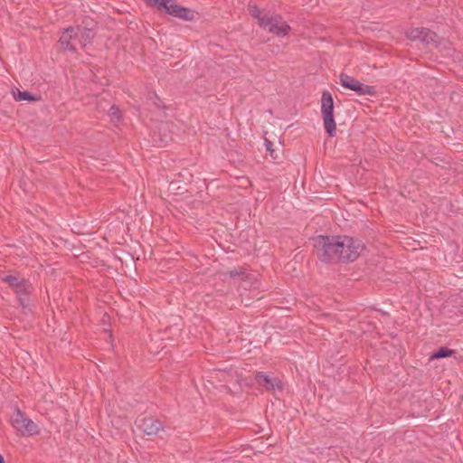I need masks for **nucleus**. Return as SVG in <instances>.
<instances>
[{
    "mask_svg": "<svg viewBox=\"0 0 463 463\" xmlns=\"http://www.w3.org/2000/svg\"><path fill=\"white\" fill-rule=\"evenodd\" d=\"M236 180H237L238 182L242 181V184H250V181L246 178V176H243V175H242V176H237V177H236Z\"/></svg>",
    "mask_w": 463,
    "mask_h": 463,
    "instance_id": "obj_22",
    "label": "nucleus"
},
{
    "mask_svg": "<svg viewBox=\"0 0 463 463\" xmlns=\"http://www.w3.org/2000/svg\"><path fill=\"white\" fill-rule=\"evenodd\" d=\"M109 116L112 122H118L121 119V115L118 108L112 106L109 110Z\"/></svg>",
    "mask_w": 463,
    "mask_h": 463,
    "instance_id": "obj_19",
    "label": "nucleus"
},
{
    "mask_svg": "<svg viewBox=\"0 0 463 463\" xmlns=\"http://www.w3.org/2000/svg\"><path fill=\"white\" fill-rule=\"evenodd\" d=\"M11 425L23 436H33L40 433L38 425L26 416L20 409L16 408L11 417Z\"/></svg>",
    "mask_w": 463,
    "mask_h": 463,
    "instance_id": "obj_4",
    "label": "nucleus"
},
{
    "mask_svg": "<svg viewBox=\"0 0 463 463\" xmlns=\"http://www.w3.org/2000/svg\"><path fill=\"white\" fill-rule=\"evenodd\" d=\"M260 27L279 37L286 36L291 30L288 23L279 14H268L265 20L260 22Z\"/></svg>",
    "mask_w": 463,
    "mask_h": 463,
    "instance_id": "obj_5",
    "label": "nucleus"
},
{
    "mask_svg": "<svg viewBox=\"0 0 463 463\" xmlns=\"http://www.w3.org/2000/svg\"><path fill=\"white\" fill-rule=\"evenodd\" d=\"M315 252L326 263L354 261L364 246L349 236H317L314 239Z\"/></svg>",
    "mask_w": 463,
    "mask_h": 463,
    "instance_id": "obj_1",
    "label": "nucleus"
},
{
    "mask_svg": "<svg viewBox=\"0 0 463 463\" xmlns=\"http://www.w3.org/2000/svg\"><path fill=\"white\" fill-rule=\"evenodd\" d=\"M150 5L157 7L158 10L166 12L170 0H146Z\"/></svg>",
    "mask_w": 463,
    "mask_h": 463,
    "instance_id": "obj_17",
    "label": "nucleus"
},
{
    "mask_svg": "<svg viewBox=\"0 0 463 463\" xmlns=\"http://www.w3.org/2000/svg\"><path fill=\"white\" fill-rule=\"evenodd\" d=\"M148 99L152 101V103L157 107V108H161L162 107V104H161V100L160 99L158 98V96L156 95V93L155 92H150L148 94Z\"/></svg>",
    "mask_w": 463,
    "mask_h": 463,
    "instance_id": "obj_21",
    "label": "nucleus"
},
{
    "mask_svg": "<svg viewBox=\"0 0 463 463\" xmlns=\"http://www.w3.org/2000/svg\"><path fill=\"white\" fill-rule=\"evenodd\" d=\"M270 145H271V143H269V145H267V149H268V150H269V148H270Z\"/></svg>",
    "mask_w": 463,
    "mask_h": 463,
    "instance_id": "obj_24",
    "label": "nucleus"
},
{
    "mask_svg": "<svg viewBox=\"0 0 463 463\" xmlns=\"http://www.w3.org/2000/svg\"><path fill=\"white\" fill-rule=\"evenodd\" d=\"M0 463H5L4 457L0 454Z\"/></svg>",
    "mask_w": 463,
    "mask_h": 463,
    "instance_id": "obj_23",
    "label": "nucleus"
},
{
    "mask_svg": "<svg viewBox=\"0 0 463 463\" xmlns=\"http://www.w3.org/2000/svg\"><path fill=\"white\" fill-rule=\"evenodd\" d=\"M255 380L259 385L268 391L282 389V383L279 378L270 377L263 372H258L255 375Z\"/></svg>",
    "mask_w": 463,
    "mask_h": 463,
    "instance_id": "obj_8",
    "label": "nucleus"
},
{
    "mask_svg": "<svg viewBox=\"0 0 463 463\" xmlns=\"http://www.w3.org/2000/svg\"><path fill=\"white\" fill-rule=\"evenodd\" d=\"M176 17L184 21H193L195 17V14L191 9L181 6Z\"/></svg>",
    "mask_w": 463,
    "mask_h": 463,
    "instance_id": "obj_15",
    "label": "nucleus"
},
{
    "mask_svg": "<svg viewBox=\"0 0 463 463\" xmlns=\"http://www.w3.org/2000/svg\"><path fill=\"white\" fill-rule=\"evenodd\" d=\"M3 281L7 283L9 287L14 291L20 285L25 282L27 279L19 278L14 275H6L3 279Z\"/></svg>",
    "mask_w": 463,
    "mask_h": 463,
    "instance_id": "obj_12",
    "label": "nucleus"
},
{
    "mask_svg": "<svg viewBox=\"0 0 463 463\" xmlns=\"http://www.w3.org/2000/svg\"><path fill=\"white\" fill-rule=\"evenodd\" d=\"M33 288L29 280H26L14 291L16 295L17 301L23 308H28L30 307V295Z\"/></svg>",
    "mask_w": 463,
    "mask_h": 463,
    "instance_id": "obj_9",
    "label": "nucleus"
},
{
    "mask_svg": "<svg viewBox=\"0 0 463 463\" xmlns=\"http://www.w3.org/2000/svg\"><path fill=\"white\" fill-rule=\"evenodd\" d=\"M76 43L81 47H85L91 43L93 33L90 29L85 27H75Z\"/></svg>",
    "mask_w": 463,
    "mask_h": 463,
    "instance_id": "obj_11",
    "label": "nucleus"
},
{
    "mask_svg": "<svg viewBox=\"0 0 463 463\" xmlns=\"http://www.w3.org/2000/svg\"><path fill=\"white\" fill-rule=\"evenodd\" d=\"M180 7L181 5L175 4L174 0H170V3L168 4V7L165 13L174 17H176Z\"/></svg>",
    "mask_w": 463,
    "mask_h": 463,
    "instance_id": "obj_18",
    "label": "nucleus"
},
{
    "mask_svg": "<svg viewBox=\"0 0 463 463\" xmlns=\"http://www.w3.org/2000/svg\"><path fill=\"white\" fill-rule=\"evenodd\" d=\"M339 83L345 89L351 90L354 91L357 95H360V96H363V95L373 96L376 93L375 87L365 85V84L360 82L355 78L349 76L345 73H341L339 75Z\"/></svg>",
    "mask_w": 463,
    "mask_h": 463,
    "instance_id": "obj_6",
    "label": "nucleus"
},
{
    "mask_svg": "<svg viewBox=\"0 0 463 463\" xmlns=\"http://www.w3.org/2000/svg\"><path fill=\"white\" fill-rule=\"evenodd\" d=\"M249 14L254 17L257 21L259 25L260 26V22L262 20H265L268 14H262L260 9L256 5H250L248 6Z\"/></svg>",
    "mask_w": 463,
    "mask_h": 463,
    "instance_id": "obj_14",
    "label": "nucleus"
},
{
    "mask_svg": "<svg viewBox=\"0 0 463 463\" xmlns=\"http://www.w3.org/2000/svg\"><path fill=\"white\" fill-rule=\"evenodd\" d=\"M407 37L411 41H420L426 45H433L439 52H442L444 56L455 57V49L451 46L449 41H438V35L426 28H413L407 33Z\"/></svg>",
    "mask_w": 463,
    "mask_h": 463,
    "instance_id": "obj_2",
    "label": "nucleus"
},
{
    "mask_svg": "<svg viewBox=\"0 0 463 463\" xmlns=\"http://www.w3.org/2000/svg\"><path fill=\"white\" fill-rule=\"evenodd\" d=\"M334 100L329 91H324L321 97V114L325 129L330 137L335 135L336 124L334 118Z\"/></svg>",
    "mask_w": 463,
    "mask_h": 463,
    "instance_id": "obj_3",
    "label": "nucleus"
},
{
    "mask_svg": "<svg viewBox=\"0 0 463 463\" xmlns=\"http://www.w3.org/2000/svg\"><path fill=\"white\" fill-rule=\"evenodd\" d=\"M137 428L148 436L156 435L164 429L163 423L153 417H145L136 420Z\"/></svg>",
    "mask_w": 463,
    "mask_h": 463,
    "instance_id": "obj_7",
    "label": "nucleus"
},
{
    "mask_svg": "<svg viewBox=\"0 0 463 463\" xmlns=\"http://www.w3.org/2000/svg\"><path fill=\"white\" fill-rule=\"evenodd\" d=\"M452 354H454L452 349L443 346L430 355V360L449 357Z\"/></svg>",
    "mask_w": 463,
    "mask_h": 463,
    "instance_id": "obj_16",
    "label": "nucleus"
},
{
    "mask_svg": "<svg viewBox=\"0 0 463 463\" xmlns=\"http://www.w3.org/2000/svg\"><path fill=\"white\" fill-rule=\"evenodd\" d=\"M59 43L64 50L76 51L75 27L65 29L60 37Z\"/></svg>",
    "mask_w": 463,
    "mask_h": 463,
    "instance_id": "obj_10",
    "label": "nucleus"
},
{
    "mask_svg": "<svg viewBox=\"0 0 463 463\" xmlns=\"http://www.w3.org/2000/svg\"><path fill=\"white\" fill-rule=\"evenodd\" d=\"M231 278L239 277L241 279L244 280L247 278V275L243 269H234L230 271Z\"/></svg>",
    "mask_w": 463,
    "mask_h": 463,
    "instance_id": "obj_20",
    "label": "nucleus"
},
{
    "mask_svg": "<svg viewBox=\"0 0 463 463\" xmlns=\"http://www.w3.org/2000/svg\"><path fill=\"white\" fill-rule=\"evenodd\" d=\"M14 98L16 101H38L40 99L39 96H34L29 91H21L19 90H17L16 92H14Z\"/></svg>",
    "mask_w": 463,
    "mask_h": 463,
    "instance_id": "obj_13",
    "label": "nucleus"
}]
</instances>
